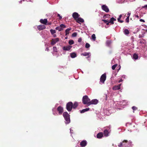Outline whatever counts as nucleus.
Wrapping results in <instances>:
<instances>
[{
  "label": "nucleus",
  "mask_w": 147,
  "mask_h": 147,
  "mask_svg": "<svg viewBox=\"0 0 147 147\" xmlns=\"http://www.w3.org/2000/svg\"><path fill=\"white\" fill-rule=\"evenodd\" d=\"M122 78H125V75L122 76Z\"/></svg>",
  "instance_id": "obj_55"
},
{
  "label": "nucleus",
  "mask_w": 147,
  "mask_h": 147,
  "mask_svg": "<svg viewBox=\"0 0 147 147\" xmlns=\"http://www.w3.org/2000/svg\"><path fill=\"white\" fill-rule=\"evenodd\" d=\"M77 35V33L76 32H74L72 34V36L73 37H76Z\"/></svg>",
  "instance_id": "obj_38"
},
{
  "label": "nucleus",
  "mask_w": 147,
  "mask_h": 147,
  "mask_svg": "<svg viewBox=\"0 0 147 147\" xmlns=\"http://www.w3.org/2000/svg\"><path fill=\"white\" fill-rule=\"evenodd\" d=\"M111 43V41L110 40H107L106 41V44L107 46L109 47Z\"/></svg>",
  "instance_id": "obj_31"
},
{
  "label": "nucleus",
  "mask_w": 147,
  "mask_h": 147,
  "mask_svg": "<svg viewBox=\"0 0 147 147\" xmlns=\"http://www.w3.org/2000/svg\"><path fill=\"white\" fill-rule=\"evenodd\" d=\"M138 56L137 54L135 53L133 55V59L135 60L137 59L138 58Z\"/></svg>",
  "instance_id": "obj_25"
},
{
  "label": "nucleus",
  "mask_w": 147,
  "mask_h": 147,
  "mask_svg": "<svg viewBox=\"0 0 147 147\" xmlns=\"http://www.w3.org/2000/svg\"><path fill=\"white\" fill-rule=\"evenodd\" d=\"M52 53V54H53V55H54V56H57V57H58V55L57 54V53H56V52L55 53L54 52H53Z\"/></svg>",
  "instance_id": "obj_41"
},
{
  "label": "nucleus",
  "mask_w": 147,
  "mask_h": 147,
  "mask_svg": "<svg viewBox=\"0 0 147 147\" xmlns=\"http://www.w3.org/2000/svg\"><path fill=\"white\" fill-rule=\"evenodd\" d=\"M143 8H144L145 9H147V5H145L144 6L142 7Z\"/></svg>",
  "instance_id": "obj_45"
},
{
  "label": "nucleus",
  "mask_w": 147,
  "mask_h": 147,
  "mask_svg": "<svg viewBox=\"0 0 147 147\" xmlns=\"http://www.w3.org/2000/svg\"><path fill=\"white\" fill-rule=\"evenodd\" d=\"M82 38L81 37H80L78 38V42H80L82 41Z\"/></svg>",
  "instance_id": "obj_43"
},
{
  "label": "nucleus",
  "mask_w": 147,
  "mask_h": 147,
  "mask_svg": "<svg viewBox=\"0 0 147 147\" xmlns=\"http://www.w3.org/2000/svg\"><path fill=\"white\" fill-rule=\"evenodd\" d=\"M66 27V26L65 25L62 24L59 26L56 27L55 29L60 31L62 30L63 28H65Z\"/></svg>",
  "instance_id": "obj_7"
},
{
  "label": "nucleus",
  "mask_w": 147,
  "mask_h": 147,
  "mask_svg": "<svg viewBox=\"0 0 147 147\" xmlns=\"http://www.w3.org/2000/svg\"><path fill=\"white\" fill-rule=\"evenodd\" d=\"M122 105H125V104L124 103V104H123Z\"/></svg>",
  "instance_id": "obj_60"
},
{
  "label": "nucleus",
  "mask_w": 147,
  "mask_h": 147,
  "mask_svg": "<svg viewBox=\"0 0 147 147\" xmlns=\"http://www.w3.org/2000/svg\"><path fill=\"white\" fill-rule=\"evenodd\" d=\"M106 78V74L105 73L103 74L101 76L100 79V84H102L104 83Z\"/></svg>",
  "instance_id": "obj_5"
},
{
  "label": "nucleus",
  "mask_w": 147,
  "mask_h": 147,
  "mask_svg": "<svg viewBox=\"0 0 147 147\" xmlns=\"http://www.w3.org/2000/svg\"><path fill=\"white\" fill-rule=\"evenodd\" d=\"M142 36H142V35L141 34H140L139 36V37L140 38L142 37Z\"/></svg>",
  "instance_id": "obj_53"
},
{
  "label": "nucleus",
  "mask_w": 147,
  "mask_h": 147,
  "mask_svg": "<svg viewBox=\"0 0 147 147\" xmlns=\"http://www.w3.org/2000/svg\"><path fill=\"white\" fill-rule=\"evenodd\" d=\"M87 144V142L85 140H83L80 143V145L81 147H84Z\"/></svg>",
  "instance_id": "obj_12"
},
{
  "label": "nucleus",
  "mask_w": 147,
  "mask_h": 147,
  "mask_svg": "<svg viewBox=\"0 0 147 147\" xmlns=\"http://www.w3.org/2000/svg\"><path fill=\"white\" fill-rule=\"evenodd\" d=\"M77 20V22L79 23L80 22L83 23L84 22V20L80 18H78Z\"/></svg>",
  "instance_id": "obj_21"
},
{
  "label": "nucleus",
  "mask_w": 147,
  "mask_h": 147,
  "mask_svg": "<svg viewBox=\"0 0 147 147\" xmlns=\"http://www.w3.org/2000/svg\"><path fill=\"white\" fill-rule=\"evenodd\" d=\"M129 17H127V18L126 19L125 21L126 22L128 23L129 22Z\"/></svg>",
  "instance_id": "obj_40"
},
{
  "label": "nucleus",
  "mask_w": 147,
  "mask_h": 147,
  "mask_svg": "<svg viewBox=\"0 0 147 147\" xmlns=\"http://www.w3.org/2000/svg\"><path fill=\"white\" fill-rule=\"evenodd\" d=\"M90 110V108H87L80 111V112L81 113H84L85 112L87 111Z\"/></svg>",
  "instance_id": "obj_20"
},
{
  "label": "nucleus",
  "mask_w": 147,
  "mask_h": 147,
  "mask_svg": "<svg viewBox=\"0 0 147 147\" xmlns=\"http://www.w3.org/2000/svg\"><path fill=\"white\" fill-rule=\"evenodd\" d=\"M140 21L141 22H145L144 20L143 19H140Z\"/></svg>",
  "instance_id": "obj_47"
},
{
  "label": "nucleus",
  "mask_w": 147,
  "mask_h": 147,
  "mask_svg": "<svg viewBox=\"0 0 147 147\" xmlns=\"http://www.w3.org/2000/svg\"><path fill=\"white\" fill-rule=\"evenodd\" d=\"M131 15V13L130 12H128L127 14V15H128V16L127 17H129H129Z\"/></svg>",
  "instance_id": "obj_46"
},
{
  "label": "nucleus",
  "mask_w": 147,
  "mask_h": 147,
  "mask_svg": "<svg viewBox=\"0 0 147 147\" xmlns=\"http://www.w3.org/2000/svg\"><path fill=\"white\" fill-rule=\"evenodd\" d=\"M72 47V46L67 45L63 47V49L65 51H69L70 50Z\"/></svg>",
  "instance_id": "obj_10"
},
{
  "label": "nucleus",
  "mask_w": 147,
  "mask_h": 147,
  "mask_svg": "<svg viewBox=\"0 0 147 147\" xmlns=\"http://www.w3.org/2000/svg\"><path fill=\"white\" fill-rule=\"evenodd\" d=\"M73 103L70 102H68L66 105V107L67 110L68 111H70L72 108Z\"/></svg>",
  "instance_id": "obj_6"
},
{
  "label": "nucleus",
  "mask_w": 147,
  "mask_h": 147,
  "mask_svg": "<svg viewBox=\"0 0 147 147\" xmlns=\"http://www.w3.org/2000/svg\"><path fill=\"white\" fill-rule=\"evenodd\" d=\"M78 106V103L76 102H75L74 103L73 105H72V108L75 109Z\"/></svg>",
  "instance_id": "obj_27"
},
{
  "label": "nucleus",
  "mask_w": 147,
  "mask_h": 147,
  "mask_svg": "<svg viewBox=\"0 0 147 147\" xmlns=\"http://www.w3.org/2000/svg\"><path fill=\"white\" fill-rule=\"evenodd\" d=\"M37 28L38 30H40L45 29L46 27L44 25H40L37 26Z\"/></svg>",
  "instance_id": "obj_15"
},
{
  "label": "nucleus",
  "mask_w": 147,
  "mask_h": 147,
  "mask_svg": "<svg viewBox=\"0 0 147 147\" xmlns=\"http://www.w3.org/2000/svg\"><path fill=\"white\" fill-rule=\"evenodd\" d=\"M104 135L105 136L107 137L109 135V132H108V131L107 129H105L104 131Z\"/></svg>",
  "instance_id": "obj_24"
},
{
  "label": "nucleus",
  "mask_w": 147,
  "mask_h": 147,
  "mask_svg": "<svg viewBox=\"0 0 147 147\" xmlns=\"http://www.w3.org/2000/svg\"><path fill=\"white\" fill-rule=\"evenodd\" d=\"M102 21H103L104 23H106L108 22L109 20H106L102 19Z\"/></svg>",
  "instance_id": "obj_42"
},
{
  "label": "nucleus",
  "mask_w": 147,
  "mask_h": 147,
  "mask_svg": "<svg viewBox=\"0 0 147 147\" xmlns=\"http://www.w3.org/2000/svg\"><path fill=\"white\" fill-rule=\"evenodd\" d=\"M98 100L96 99H94L90 100V105L92 104L96 105L98 103Z\"/></svg>",
  "instance_id": "obj_11"
},
{
  "label": "nucleus",
  "mask_w": 147,
  "mask_h": 147,
  "mask_svg": "<svg viewBox=\"0 0 147 147\" xmlns=\"http://www.w3.org/2000/svg\"><path fill=\"white\" fill-rule=\"evenodd\" d=\"M47 19H41L40 20V22L42 24H44L45 25H47Z\"/></svg>",
  "instance_id": "obj_16"
},
{
  "label": "nucleus",
  "mask_w": 147,
  "mask_h": 147,
  "mask_svg": "<svg viewBox=\"0 0 147 147\" xmlns=\"http://www.w3.org/2000/svg\"><path fill=\"white\" fill-rule=\"evenodd\" d=\"M82 101L84 105H87L88 106H90V100L87 95L84 96L82 98Z\"/></svg>",
  "instance_id": "obj_4"
},
{
  "label": "nucleus",
  "mask_w": 147,
  "mask_h": 147,
  "mask_svg": "<svg viewBox=\"0 0 147 147\" xmlns=\"http://www.w3.org/2000/svg\"><path fill=\"white\" fill-rule=\"evenodd\" d=\"M88 57H86V58L87 59H88L91 56V54L87 56Z\"/></svg>",
  "instance_id": "obj_48"
},
{
  "label": "nucleus",
  "mask_w": 147,
  "mask_h": 147,
  "mask_svg": "<svg viewBox=\"0 0 147 147\" xmlns=\"http://www.w3.org/2000/svg\"><path fill=\"white\" fill-rule=\"evenodd\" d=\"M132 109L134 111L136 110L137 109V107L134 106L132 107ZM133 112H134V111H133Z\"/></svg>",
  "instance_id": "obj_39"
},
{
  "label": "nucleus",
  "mask_w": 147,
  "mask_h": 147,
  "mask_svg": "<svg viewBox=\"0 0 147 147\" xmlns=\"http://www.w3.org/2000/svg\"><path fill=\"white\" fill-rule=\"evenodd\" d=\"M25 1V0H21L20 1H19V3H21V2H22V1Z\"/></svg>",
  "instance_id": "obj_56"
},
{
  "label": "nucleus",
  "mask_w": 147,
  "mask_h": 147,
  "mask_svg": "<svg viewBox=\"0 0 147 147\" xmlns=\"http://www.w3.org/2000/svg\"><path fill=\"white\" fill-rule=\"evenodd\" d=\"M57 16L59 17V19L60 20L61 19H62V16H61L59 14H57Z\"/></svg>",
  "instance_id": "obj_44"
},
{
  "label": "nucleus",
  "mask_w": 147,
  "mask_h": 147,
  "mask_svg": "<svg viewBox=\"0 0 147 147\" xmlns=\"http://www.w3.org/2000/svg\"><path fill=\"white\" fill-rule=\"evenodd\" d=\"M50 32L52 35H53L56 33V31L55 30L53 29H51L50 30Z\"/></svg>",
  "instance_id": "obj_33"
},
{
  "label": "nucleus",
  "mask_w": 147,
  "mask_h": 147,
  "mask_svg": "<svg viewBox=\"0 0 147 147\" xmlns=\"http://www.w3.org/2000/svg\"><path fill=\"white\" fill-rule=\"evenodd\" d=\"M110 16V15L108 14H106L104 15L103 16V18H104V19H106L107 18H109Z\"/></svg>",
  "instance_id": "obj_32"
},
{
  "label": "nucleus",
  "mask_w": 147,
  "mask_h": 147,
  "mask_svg": "<svg viewBox=\"0 0 147 147\" xmlns=\"http://www.w3.org/2000/svg\"><path fill=\"white\" fill-rule=\"evenodd\" d=\"M101 8L102 9L107 13L109 12V9L108 7L105 5H103L101 6Z\"/></svg>",
  "instance_id": "obj_8"
},
{
  "label": "nucleus",
  "mask_w": 147,
  "mask_h": 147,
  "mask_svg": "<svg viewBox=\"0 0 147 147\" xmlns=\"http://www.w3.org/2000/svg\"><path fill=\"white\" fill-rule=\"evenodd\" d=\"M58 105V104H57L55 105V107H57V105Z\"/></svg>",
  "instance_id": "obj_58"
},
{
  "label": "nucleus",
  "mask_w": 147,
  "mask_h": 147,
  "mask_svg": "<svg viewBox=\"0 0 147 147\" xmlns=\"http://www.w3.org/2000/svg\"><path fill=\"white\" fill-rule=\"evenodd\" d=\"M124 33L126 35H127L129 34V32L127 29H125L123 31Z\"/></svg>",
  "instance_id": "obj_30"
},
{
  "label": "nucleus",
  "mask_w": 147,
  "mask_h": 147,
  "mask_svg": "<svg viewBox=\"0 0 147 147\" xmlns=\"http://www.w3.org/2000/svg\"><path fill=\"white\" fill-rule=\"evenodd\" d=\"M131 1H133V0H130ZM116 1L117 3H125L127 2V0H116Z\"/></svg>",
  "instance_id": "obj_17"
},
{
  "label": "nucleus",
  "mask_w": 147,
  "mask_h": 147,
  "mask_svg": "<svg viewBox=\"0 0 147 147\" xmlns=\"http://www.w3.org/2000/svg\"><path fill=\"white\" fill-rule=\"evenodd\" d=\"M135 17H136V18H139V16H138V15H136L135 16Z\"/></svg>",
  "instance_id": "obj_57"
},
{
  "label": "nucleus",
  "mask_w": 147,
  "mask_h": 147,
  "mask_svg": "<svg viewBox=\"0 0 147 147\" xmlns=\"http://www.w3.org/2000/svg\"><path fill=\"white\" fill-rule=\"evenodd\" d=\"M88 61H90V59H88Z\"/></svg>",
  "instance_id": "obj_61"
},
{
  "label": "nucleus",
  "mask_w": 147,
  "mask_h": 147,
  "mask_svg": "<svg viewBox=\"0 0 147 147\" xmlns=\"http://www.w3.org/2000/svg\"><path fill=\"white\" fill-rule=\"evenodd\" d=\"M122 102H123L122 101H121V102H120V104H123V103Z\"/></svg>",
  "instance_id": "obj_59"
},
{
  "label": "nucleus",
  "mask_w": 147,
  "mask_h": 147,
  "mask_svg": "<svg viewBox=\"0 0 147 147\" xmlns=\"http://www.w3.org/2000/svg\"><path fill=\"white\" fill-rule=\"evenodd\" d=\"M91 39L93 41H95L96 37L95 34H93L91 36Z\"/></svg>",
  "instance_id": "obj_29"
},
{
  "label": "nucleus",
  "mask_w": 147,
  "mask_h": 147,
  "mask_svg": "<svg viewBox=\"0 0 147 147\" xmlns=\"http://www.w3.org/2000/svg\"><path fill=\"white\" fill-rule=\"evenodd\" d=\"M73 18L75 20H77L79 17V15L76 12H74L72 15Z\"/></svg>",
  "instance_id": "obj_14"
},
{
  "label": "nucleus",
  "mask_w": 147,
  "mask_h": 147,
  "mask_svg": "<svg viewBox=\"0 0 147 147\" xmlns=\"http://www.w3.org/2000/svg\"><path fill=\"white\" fill-rule=\"evenodd\" d=\"M120 67H119V70L120 69Z\"/></svg>",
  "instance_id": "obj_64"
},
{
  "label": "nucleus",
  "mask_w": 147,
  "mask_h": 147,
  "mask_svg": "<svg viewBox=\"0 0 147 147\" xmlns=\"http://www.w3.org/2000/svg\"><path fill=\"white\" fill-rule=\"evenodd\" d=\"M63 116L65 120V122L66 124H68L70 122V116L67 112H65L63 113Z\"/></svg>",
  "instance_id": "obj_3"
},
{
  "label": "nucleus",
  "mask_w": 147,
  "mask_h": 147,
  "mask_svg": "<svg viewBox=\"0 0 147 147\" xmlns=\"http://www.w3.org/2000/svg\"><path fill=\"white\" fill-rule=\"evenodd\" d=\"M70 55L71 57L73 58H74L77 57L76 54L74 52L71 53Z\"/></svg>",
  "instance_id": "obj_22"
},
{
  "label": "nucleus",
  "mask_w": 147,
  "mask_h": 147,
  "mask_svg": "<svg viewBox=\"0 0 147 147\" xmlns=\"http://www.w3.org/2000/svg\"><path fill=\"white\" fill-rule=\"evenodd\" d=\"M123 81V80L122 79H120V80L119 81V83H120V82H122V81Z\"/></svg>",
  "instance_id": "obj_51"
},
{
  "label": "nucleus",
  "mask_w": 147,
  "mask_h": 147,
  "mask_svg": "<svg viewBox=\"0 0 147 147\" xmlns=\"http://www.w3.org/2000/svg\"><path fill=\"white\" fill-rule=\"evenodd\" d=\"M113 60H112L111 62H112V63H113Z\"/></svg>",
  "instance_id": "obj_62"
},
{
  "label": "nucleus",
  "mask_w": 147,
  "mask_h": 147,
  "mask_svg": "<svg viewBox=\"0 0 147 147\" xmlns=\"http://www.w3.org/2000/svg\"><path fill=\"white\" fill-rule=\"evenodd\" d=\"M71 30V28H67L65 30V35H67L69 34V31Z\"/></svg>",
  "instance_id": "obj_28"
},
{
  "label": "nucleus",
  "mask_w": 147,
  "mask_h": 147,
  "mask_svg": "<svg viewBox=\"0 0 147 147\" xmlns=\"http://www.w3.org/2000/svg\"><path fill=\"white\" fill-rule=\"evenodd\" d=\"M110 23V22H109V21H108V22L106 23V24L107 25H109V24Z\"/></svg>",
  "instance_id": "obj_52"
},
{
  "label": "nucleus",
  "mask_w": 147,
  "mask_h": 147,
  "mask_svg": "<svg viewBox=\"0 0 147 147\" xmlns=\"http://www.w3.org/2000/svg\"><path fill=\"white\" fill-rule=\"evenodd\" d=\"M108 27H106V26H105V28H107Z\"/></svg>",
  "instance_id": "obj_63"
},
{
  "label": "nucleus",
  "mask_w": 147,
  "mask_h": 147,
  "mask_svg": "<svg viewBox=\"0 0 147 147\" xmlns=\"http://www.w3.org/2000/svg\"><path fill=\"white\" fill-rule=\"evenodd\" d=\"M53 52H56L57 51V48L56 47H54L53 48Z\"/></svg>",
  "instance_id": "obj_37"
},
{
  "label": "nucleus",
  "mask_w": 147,
  "mask_h": 147,
  "mask_svg": "<svg viewBox=\"0 0 147 147\" xmlns=\"http://www.w3.org/2000/svg\"><path fill=\"white\" fill-rule=\"evenodd\" d=\"M103 136V134L102 132L98 133L96 135V137L98 138H100Z\"/></svg>",
  "instance_id": "obj_18"
},
{
  "label": "nucleus",
  "mask_w": 147,
  "mask_h": 147,
  "mask_svg": "<svg viewBox=\"0 0 147 147\" xmlns=\"http://www.w3.org/2000/svg\"><path fill=\"white\" fill-rule=\"evenodd\" d=\"M122 16V14H121L119 16V18H117L118 21L121 23H123V20H120V19L121 18Z\"/></svg>",
  "instance_id": "obj_23"
},
{
  "label": "nucleus",
  "mask_w": 147,
  "mask_h": 147,
  "mask_svg": "<svg viewBox=\"0 0 147 147\" xmlns=\"http://www.w3.org/2000/svg\"><path fill=\"white\" fill-rule=\"evenodd\" d=\"M52 111L53 115L55 116H57L62 114L63 111V109L62 107L59 106L57 107V111L56 110L55 108H53Z\"/></svg>",
  "instance_id": "obj_1"
},
{
  "label": "nucleus",
  "mask_w": 147,
  "mask_h": 147,
  "mask_svg": "<svg viewBox=\"0 0 147 147\" xmlns=\"http://www.w3.org/2000/svg\"><path fill=\"white\" fill-rule=\"evenodd\" d=\"M121 85V84H120L118 85L114 86L112 88L113 90H116L120 89L121 88L120 86Z\"/></svg>",
  "instance_id": "obj_13"
},
{
  "label": "nucleus",
  "mask_w": 147,
  "mask_h": 147,
  "mask_svg": "<svg viewBox=\"0 0 147 147\" xmlns=\"http://www.w3.org/2000/svg\"><path fill=\"white\" fill-rule=\"evenodd\" d=\"M116 19L113 17L111 18L109 21V22H110L112 24H113L114 23V21H116Z\"/></svg>",
  "instance_id": "obj_19"
},
{
  "label": "nucleus",
  "mask_w": 147,
  "mask_h": 147,
  "mask_svg": "<svg viewBox=\"0 0 147 147\" xmlns=\"http://www.w3.org/2000/svg\"><path fill=\"white\" fill-rule=\"evenodd\" d=\"M117 65V64H116L113 65L112 67V69L113 70H114Z\"/></svg>",
  "instance_id": "obj_36"
},
{
  "label": "nucleus",
  "mask_w": 147,
  "mask_h": 147,
  "mask_svg": "<svg viewBox=\"0 0 147 147\" xmlns=\"http://www.w3.org/2000/svg\"><path fill=\"white\" fill-rule=\"evenodd\" d=\"M70 133L71 134H71L72 133L73 130H71V128H70Z\"/></svg>",
  "instance_id": "obj_49"
},
{
  "label": "nucleus",
  "mask_w": 147,
  "mask_h": 147,
  "mask_svg": "<svg viewBox=\"0 0 147 147\" xmlns=\"http://www.w3.org/2000/svg\"><path fill=\"white\" fill-rule=\"evenodd\" d=\"M74 43V41L73 40H71L69 41V44L70 45H71Z\"/></svg>",
  "instance_id": "obj_34"
},
{
  "label": "nucleus",
  "mask_w": 147,
  "mask_h": 147,
  "mask_svg": "<svg viewBox=\"0 0 147 147\" xmlns=\"http://www.w3.org/2000/svg\"><path fill=\"white\" fill-rule=\"evenodd\" d=\"M132 142L124 140L118 145L119 147H130L132 146Z\"/></svg>",
  "instance_id": "obj_2"
},
{
  "label": "nucleus",
  "mask_w": 147,
  "mask_h": 147,
  "mask_svg": "<svg viewBox=\"0 0 147 147\" xmlns=\"http://www.w3.org/2000/svg\"><path fill=\"white\" fill-rule=\"evenodd\" d=\"M90 45L88 43H86L85 45V47L86 48H88L90 47Z\"/></svg>",
  "instance_id": "obj_35"
},
{
  "label": "nucleus",
  "mask_w": 147,
  "mask_h": 147,
  "mask_svg": "<svg viewBox=\"0 0 147 147\" xmlns=\"http://www.w3.org/2000/svg\"><path fill=\"white\" fill-rule=\"evenodd\" d=\"M59 41V39L58 38L53 39L52 40L51 44L52 45H53Z\"/></svg>",
  "instance_id": "obj_9"
},
{
  "label": "nucleus",
  "mask_w": 147,
  "mask_h": 147,
  "mask_svg": "<svg viewBox=\"0 0 147 147\" xmlns=\"http://www.w3.org/2000/svg\"><path fill=\"white\" fill-rule=\"evenodd\" d=\"M49 49L48 48H46V49H45V50L46 51H49Z\"/></svg>",
  "instance_id": "obj_54"
},
{
  "label": "nucleus",
  "mask_w": 147,
  "mask_h": 147,
  "mask_svg": "<svg viewBox=\"0 0 147 147\" xmlns=\"http://www.w3.org/2000/svg\"><path fill=\"white\" fill-rule=\"evenodd\" d=\"M53 36L54 37H56L57 36V35L56 34H54L53 35Z\"/></svg>",
  "instance_id": "obj_50"
},
{
  "label": "nucleus",
  "mask_w": 147,
  "mask_h": 147,
  "mask_svg": "<svg viewBox=\"0 0 147 147\" xmlns=\"http://www.w3.org/2000/svg\"><path fill=\"white\" fill-rule=\"evenodd\" d=\"M90 54V52H88V53L84 52V53H82L81 54V55H82L86 56H87L89 55Z\"/></svg>",
  "instance_id": "obj_26"
}]
</instances>
